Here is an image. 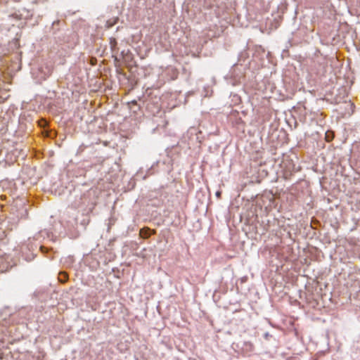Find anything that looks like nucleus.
I'll return each instance as SVG.
<instances>
[{
  "label": "nucleus",
  "instance_id": "nucleus-1",
  "mask_svg": "<svg viewBox=\"0 0 360 360\" xmlns=\"http://www.w3.org/2000/svg\"><path fill=\"white\" fill-rule=\"evenodd\" d=\"M118 20H119V18L117 17L112 18L111 19L108 20L105 22V27L106 29L111 28L112 26H114L115 24L117 23Z\"/></svg>",
  "mask_w": 360,
  "mask_h": 360
},
{
  "label": "nucleus",
  "instance_id": "nucleus-2",
  "mask_svg": "<svg viewBox=\"0 0 360 360\" xmlns=\"http://www.w3.org/2000/svg\"><path fill=\"white\" fill-rule=\"evenodd\" d=\"M139 235L141 238H148L150 236V229L149 228L141 229Z\"/></svg>",
  "mask_w": 360,
  "mask_h": 360
},
{
  "label": "nucleus",
  "instance_id": "nucleus-3",
  "mask_svg": "<svg viewBox=\"0 0 360 360\" xmlns=\"http://www.w3.org/2000/svg\"><path fill=\"white\" fill-rule=\"evenodd\" d=\"M334 132L332 131H327L326 132L325 139L327 142H330L334 139Z\"/></svg>",
  "mask_w": 360,
  "mask_h": 360
},
{
  "label": "nucleus",
  "instance_id": "nucleus-4",
  "mask_svg": "<svg viewBox=\"0 0 360 360\" xmlns=\"http://www.w3.org/2000/svg\"><path fill=\"white\" fill-rule=\"evenodd\" d=\"M110 45L112 49V51L114 52L115 49L117 47V42L115 38L111 37L110 38Z\"/></svg>",
  "mask_w": 360,
  "mask_h": 360
},
{
  "label": "nucleus",
  "instance_id": "nucleus-5",
  "mask_svg": "<svg viewBox=\"0 0 360 360\" xmlns=\"http://www.w3.org/2000/svg\"><path fill=\"white\" fill-rule=\"evenodd\" d=\"M68 279V275L65 272H61L60 274H59V281L60 282H65Z\"/></svg>",
  "mask_w": 360,
  "mask_h": 360
},
{
  "label": "nucleus",
  "instance_id": "nucleus-6",
  "mask_svg": "<svg viewBox=\"0 0 360 360\" xmlns=\"http://www.w3.org/2000/svg\"><path fill=\"white\" fill-rule=\"evenodd\" d=\"M60 23V20L54 21L52 24V28L55 29V26H58Z\"/></svg>",
  "mask_w": 360,
  "mask_h": 360
},
{
  "label": "nucleus",
  "instance_id": "nucleus-7",
  "mask_svg": "<svg viewBox=\"0 0 360 360\" xmlns=\"http://www.w3.org/2000/svg\"><path fill=\"white\" fill-rule=\"evenodd\" d=\"M274 195L272 193H270V202H272L274 201Z\"/></svg>",
  "mask_w": 360,
  "mask_h": 360
},
{
  "label": "nucleus",
  "instance_id": "nucleus-8",
  "mask_svg": "<svg viewBox=\"0 0 360 360\" xmlns=\"http://www.w3.org/2000/svg\"><path fill=\"white\" fill-rule=\"evenodd\" d=\"M1 200H6V196L5 195H1L0 196Z\"/></svg>",
  "mask_w": 360,
  "mask_h": 360
},
{
  "label": "nucleus",
  "instance_id": "nucleus-9",
  "mask_svg": "<svg viewBox=\"0 0 360 360\" xmlns=\"http://www.w3.org/2000/svg\"><path fill=\"white\" fill-rule=\"evenodd\" d=\"M295 200H296V201H297V202H300V201H301V200H302V199H301L300 196H298V197L295 199Z\"/></svg>",
  "mask_w": 360,
  "mask_h": 360
},
{
  "label": "nucleus",
  "instance_id": "nucleus-10",
  "mask_svg": "<svg viewBox=\"0 0 360 360\" xmlns=\"http://www.w3.org/2000/svg\"><path fill=\"white\" fill-rule=\"evenodd\" d=\"M133 105H137V101L136 100H134L131 102Z\"/></svg>",
  "mask_w": 360,
  "mask_h": 360
},
{
  "label": "nucleus",
  "instance_id": "nucleus-11",
  "mask_svg": "<svg viewBox=\"0 0 360 360\" xmlns=\"http://www.w3.org/2000/svg\"><path fill=\"white\" fill-rule=\"evenodd\" d=\"M216 195H217V196H219V195H221V192L217 191V192L216 193Z\"/></svg>",
  "mask_w": 360,
  "mask_h": 360
}]
</instances>
